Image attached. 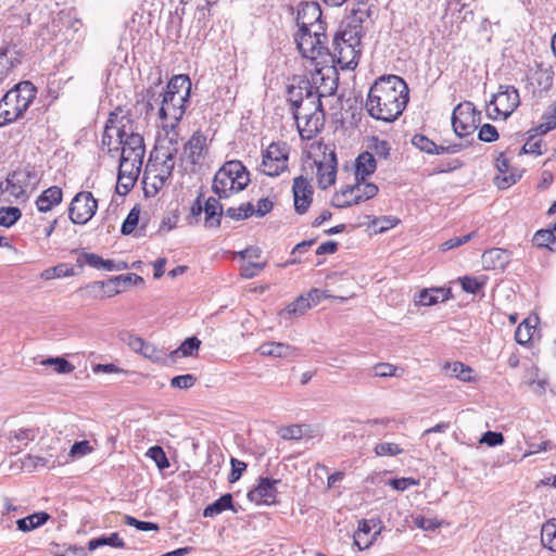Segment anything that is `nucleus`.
<instances>
[{
	"mask_svg": "<svg viewBox=\"0 0 556 556\" xmlns=\"http://www.w3.org/2000/svg\"><path fill=\"white\" fill-rule=\"evenodd\" d=\"M408 100L409 89L402 77L381 76L369 89L366 110L372 118L391 123L402 115Z\"/></svg>",
	"mask_w": 556,
	"mask_h": 556,
	"instance_id": "nucleus-1",
	"label": "nucleus"
},
{
	"mask_svg": "<svg viewBox=\"0 0 556 556\" xmlns=\"http://www.w3.org/2000/svg\"><path fill=\"white\" fill-rule=\"evenodd\" d=\"M337 88V79H330L329 87L323 84L314 91H306V100L292 111L302 138L311 139L321 129L325 121L321 98L333 94Z\"/></svg>",
	"mask_w": 556,
	"mask_h": 556,
	"instance_id": "nucleus-2",
	"label": "nucleus"
},
{
	"mask_svg": "<svg viewBox=\"0 0 556 556\" xmlns=\"http://www.w3.org/2000/svg\"><path fill=\"white\" fill-rule=\"evenodd\" d=\"M37 94L33 83L25 80L16 84L0 100V127L24 116Z\"/></svg>",
	"mask_w": 556,
	"mask_h": 556,
	"instance_id": "nucleus-3",
	"label": "nucleus"
},
{
	"mask_svg": "<svg viewBox=\"0 0 556 556\" xmlns=\"http://www.w3.org/2000/svg\"><path fill=\"white\" fill-rule=\"evenodd\" d=\"M250 181V173L242 162L228 161L216 172L212 190L219 199H227L233 192L244 190Z\"/></svg>",
	"mask_w": 556,
	"mask_h": 556,
	"instance_id": "nucleus-4",
	"label": "nucleus"
},
{
	"mask_svg": "<svg viewBox=\"0 0 556 556\" xmlns=\"http://www.w3.org/2000/svg\"><path fill=\"white\" fill-rule=\"evenodd\" d=\"M293 38L301 56L315 64L317 74H320L319 65L327 64L330 56L326 30H298Z\"/></svg>",
	"mask_w": 556,
	"mask_h": 556,
	"instance_id": "nucleus-5",
	"label": "nucleus"
},
{
	"mask_svg": "<svg viewBox=\"0 0 556 556\" xmlns=\"http://www.w3.org/2000/svg\"><path fill=\"white\" fill-rule=\"evenodd\" d=\"M481 122V112L469 101L455 106L452 114V126L458 137H466L475 132Z\"/></svg>",
	"mask_w": 556,
	"mask_h": 556,
	"instance_id": "nucleus-6",
	"label": "nucleus"
},
{
	"mask_svg": "<svg viewBox=\"0 0 556 556\" xmlns=\"http://www.w3.org/2000/svg\"><path fill=\"white\" fill-rule=\"evenodd\" d=\"M289 148L285 142H273L263 153L262 173L278 176L288 167Z\"/></svg>",
	"mask_w": 556,
	"mask_h": 556,
	"instance_id": "nucleus-7",
	"label": "nucleus"
},
{
	"mask_svg": "<svg viewBox=\"0 0 556 556\" xmlns=\"http://www.w3.org/2000/svg\"><path fill=\"white\" fill-rule=\"evenodd\" d=\"M98 201L91 192L80 191L72 200L68 214L74 224L84 225L88 223L96 214Z\"/></svg>",
	"mask_w": 556,
	"mask_h": 556,
	"instance_id": "nucleus-8",
	"label": "nucleus"
},
{
	"mask_svg": "<svg viewBox=\"0 0 556 556\" xmlns=\"http://www.w3.org/2000/svg\"><path fill=\"white\" fill-rule=\"evenodd\" d=\"M295 22L298 30L301 31L312 29L326 30V23L323 21L320 5L315 1H303L299 3Z\"/></svg>",
	"mask_w": 556,
	"mask_h": 556,
	"instance_id": "nucleus-9",
	"label": "nucleus"
},
{
	"mask_svg": "<svg viewBox=\"0 0 556 556\" xmlns=\"http://www.w3.org/2000/svg\"><path fill=\"white\" fill-rule=\"evenodd\" d=\"M121 157L135 162H143L146 146L143 137L138 132H127L126 129L117 130Z\"/></svg>",
	"mask_w": 556,
	"mask_h": 556,
	"instance_id": "nucleus-10",
	"label": "nucleus"
},
{
	"mask_svg": "<svg viewBox=\"0 0 556 556\" xmlns=\"http://www.w3.org/2000/svg\"><path fill=\"white\" fill-rule=\"evenodd\" d=\"M361 46L332 41L328 63H337L342 70H354L358 65Z\"/></svg>",
	"mask_w": 556,
	"mask_h": 556,
	"instance_id": "nucleus-11",
	"label": "nucleus"
},
{
	"mask_svg": "<svg viewBox=\"0 0 556 556\" xmlns=\"http://www.w3.org/2000/svg\"><path fill=\"white\" fill-rule=\"evenodd\" d=\"M519 104V91L514 86H500L498 91L490 101V105L494 106V112L502 115L504 119L509 117Z\"/></svg>",
	"mask_w": 556,
	"mask_h": 556,
	"instance_id": "nucleus-12",
	"label": "nucleus"
},
{
	"mask_svg": "<svg viewBox=\"0 0 556 556\" xmlns=\"http://www.w3.org/2000/svg\"><path fill=\"white\" fill-rule=\"evenodd\" d=\"M189 102V99L181 98L179 94H163V100L161 103V108L159 110V116L162 121L170 119L169 127L172 130L175 129L178 122L182 118L186 112V104Z\"/></svg>",
	"mask_w": 556,
	"mask_h": 556,
	"instance_id": "nucleus-13",
	"label": "nucleus"
},
{
	"mask_svg": "<svg viewBox=\"0 0 556 556\" xmlns=\"http://www.w3.org/2000/svg\"><path fill=\"white\" fill-rule=\"evenodd\" d=\"M292 194L294 211L299 215H304L308 212L314 195V188L304 176H298L293 179Z\"/></svg>",
	"mask_w": 556,
	"mask_h": 556,
	"instance_id": "nucleus-14",
	"label": "nucleus"
},
{
	"mask_svg": "<svg viewBox=\"0 0 556 556\" xmlns=\"http://www.w3.org/2000/svg\"><path fill=\"white\" fill-rule=\"evenodd\" d=\"M279 482L280 480L277 479L260 477L257 485L251 491H249L248 498L251 502H255L257 504H275L278 494L276 484Z\"/></svg>",
	"mask_w": 556,
	"mask_h": 556,
	"instance_id": "nucleus-15",
	"label": "nucleus"
},
{
	"mask_svg": "<svg viewBox=\"0 0 556 556\" xmlns=\"http://www.w3.org/2000/svg\"><path fill=\"white\" fill-rule=\"evenodd\" d=\"M206 148V137L200 131H194L189 140L184 144L182 157L192 165L201 164L203 152Z\"/></svg>",
	"mask_w": 556,
	"mask_h": 556,
	"instance_id": "nucleus-16",
	"label": "nucleus"
},
{
	"mask_svg": "<svg viewBox=\"0 0 556 556\" xmlns=\"http://www.w3.org/2000/svg\"><path fill=\"white\" fill-rule=\"evenodd\" d=\"M337 156L331 152L324 162L317 164V181L320 189H327L336 181Z\"/></svg>",
	"mask_w": 556,
	"mask_h": 556,
	"instance_id": "nucleus-17",
	"label": "nucleus"
},
{
	"mask_svg": "<svg viewBox=\"0 0 556 556\" xmlns=\"http://www.w3.org/2000/svg\"><path fill=\"white\" fill-rule=\"evenodd\" d=\"M22 63V53L15 47L0 49V81Z\"/></svg>",
	"mask_w": 556,
	"mask_h": 556,
	"instance_id": "nucleus-18",
	"label": "nucleus"
},
{
	"mask_svg": "<svg viewBox=\"0 0 556 556\" xmlns=\"http://www.w3.org/2000/svg\"><path fill=\"white\" fill-rule=\"evenodd\" d=\"M204 227L207 229L219 228L224 208L219 198L210 197L204 201Z\"/></svg>",
	"mask_w": 556,
	"mask_h": 556,
	"instance_id": "nucleus-19",
	"label": "nucleus"
},
{
	"mask_svg": "<svg viewBox=\"0 0 556 556\" xmlns=\"http://www.w3.org/2000/svg\"><path fill=\"white\" fill-rule=\"evenodd\" d=\"M481 258L482 266L485 270L504 269L509 263L508 253L500 248L484 251Z\"/></svg>",
	"mask_w": 556,
	"mask_h": 556,
	"instance_id": "nucleus-20",
	"label": "nucleus"
},
{
	"mask_svg": "<svg viewBox=\"0 0 556 556\" xmlns=\"http://www.w3.org/2000/svg\"><path fill=\"white\" fill-rule=\"evenodd\" d=\"M451 298V288H430L421 290L416 302L422 306H430L439 302H445Z\"/></svg>",
	"mask_w": 556,
	"mask_h": 556,
	"instance_id": "nucleus-21",
	"label": "nucleus"
},
{
	"mask_svg": "<svg viewBox=\"0 0 556 556\" xmlns=\"http://www.w3.org/2000/svg\"><path fill=\"white\" fill-rule=\"evenodd\" d=\"M63 192L58 186H52L46 189L36 200V205L39 212H48L53 206L62 202Z\"/></svg>",
	"mask_w": 556,
	"mask_h": 556,
	"instance_id": "nucleus-22",
	"label": "nucleus"
},
{
	"mask_svg": "<svg viewBox=\"0 0 556 556\" xmlns=\"http://www.w3.org/2000/svg\"><path fill=\"white\" fill-rule=\"evenodd\" d=\"M377 168V162L372 153L362 152L355 161V179L365 180L372 175Z\"/></svg>",
	"mask_w": 556,
	"mask_h": 556,
	"instance_id": "nucleus-23",
	"label": "nucleus"
},
{
	"mask_svg": "<svg viewBox=\"0 0 556 556\" xmlns=\"http://www.w3.org/2000/svg\"><path fill=\"white\" fill-rule=\"evenodd\" d=\"M164 93L172 96L179 94L181 98L190 99L191 80L189 76L184 74L173 76Z\"/></svg>",
	"mask_w": 556,
	"mask_h": 556,
	"instance_id": "nucleus-24",
	"label": "nucleus"
},
{
	"mask_svg": "<svg viewBox=\"0 0 556 556\" xmlns=\"http://www.w3.org/2000/svg\"><path fill=\"white\" fill-rule=\"evenodd\" d=\"M262 355L274 357H294L298 355V349L281 342H266L260 348Z\"/></svg>",
	"mask_w": 556,
	"mask_h": 556,
	"instance_id": "nucleus-25",
	"label": "nucleus"
},
{
	"mask_svg": "<svg viewBox=\"0 0 556 556\" xmlns=\"http://www.w3.org/2000/svg\"><path fill=\"white\" fill-rule=\"evenodd\" d=\"M28 176L22 172H14L8 176L5 180V190L10 192L11 195L15 198H21L25 195L26 190V181Z\"/></svg>",
	"mask_w": 556,
	"mask_h": 556,
	"instance_id": "nucleus-26",
	"label": "nucleus"
},
{
	"mask_svg": "<svg viewBox=\"0 0 556 556\" xmlns=\"http://www.w3.org/2000/svg\"><path fill=\"white\" fill-rule=\"evenodd\" d=\"M316 88L317 87H314L309 80H302L299 86H291L288 90V100L291 105V111L306 100V91H314Z\"/></svg>",
	"mask_w": 556,
	"mask_h": 556,
	"instance_id": "nucleus-27",
	"label": "nucleus"
},
{
	"mask_svg": "<svg viewBox=\"0 0 556 556\" xmlns=\"http://www.w3.org/2000/svg\"><path fill=\"white\" fill-rule=\"evenodd\" d=\"M227 509H231V510L236 511V509L233 508L232 495L230 493H226V494L222 495L219 498L214 501L212 504L207 505L204 508L203 516L212 518V517H215V516L222 514L223 511H225Z\"/></svg>",
	"mask_w": 556,
	"mask_h": 556,
	"instance_id": "nucleus-28",
	"label": "nucleus"
},
{
	"mask_svg": "<svg viewBox=\"0 0 556 556\" xmlns=\"http://www.w3.org/2000/svg\"><path fill=\"white\" fill-rule=\"evenodd\" d=\"M156 168L147 167L143 176V190L147 197H154L165 185L162 177L154 175Z\"/></svg>",
	"mask_w": 556,
	"mask_h": 556,
	"instance_id": "nucleus-29",
	"label": "nucleus"
},
{
	"mask_svg": "<svg viewBox=\"0 0 556 556\" xmlns=\"http://www.w3.org/2000/svg\"><path fill=\"white\" fill-rule=\"evenodd\" d=\"M50 516L45 513H35L16 521L17 529L23 532L31 531L48 521Z\"/></svg>",
	"mask_w": 556,
	"mask_h": 556,
	"instance_id": "nucleus-30",
	"label": "nucleus"
},
{
	"mask_svg": "<svg viewBox=\"0 0 556 556\" xmlns=\"http://www.w3.org/2000/svg\"><path fill=\"white\" fill-rule=\"evenodd\" d=\"M311 307L312 302L309 301V298H306L305 295H300L296 300H294L285 309L280 312V317L286 318L289 316H301Z\"/></svg>",
	"mask_w": 556,
	"mask_h": 556,
	"instance_id": "nucleus-31",
	"label": "nucleus"
},
{
	"mask_svg": "<svg viewBox=\"0 0 556 556\" xmlns=\"http://www.w3.org/2000/svg\"><path fill=\"white\" fill-rule=\"evenodd\" d=\"M357 186L346 185L333 195L331 205L338 208H344L354 205L355 203L353 198L355 191H357Z\"/></svg>",
	"mask_w": 556,
	"mask_h": 556,
	"instance_id": "nucleus-32",
	"label": "nucleus"
},
{
	"mask_svg": "<svg viewBox=\"0 0 556 556\" xmlns=\"http://www.w3.org/2000/svg\"><path fill=\"white\" fill-rule=\"evenodd\" d=\"M112 546L117 548H124L125 542L119 538L117 532H113L110 535H101L99 538H94L88 542V549L94 551L102 546Z\"/></svg>",
	"mask_w": 556,
	"mask_h": 556,
	"instance_id": "nucleus-33",
	"label": "nucleus"
},
{
	"mask_svg": "<svg viewBox=\"0 0 556 556\" xmlns=\"http://www.w3.org/2000/svg\"><path fill=\"white\" fill-rule=\"evenodd\" d=\"M352 186L358 187L353 198L355 204L372 199L378 193V187L375 184L365 182L362 179H356V182Z\"/></svg>",
	"mask_w": 556,
	"mask_h": 556,
	"instance_id": "nucleus-34",
	"label": "nucleus"
},
{
	"mask_svg": "<svg viewBox=\"0 0 556 556\" xmlns=\"http://www.w3.org/2000/svg\"><path fill=\"white\" fill-rule=\"evenodd\" d=\"M532 242L538 248H546L552 252H556V236L553 229H540L532 239Z\"/></svg>",
	"mask_w": 556,
	"mask_h": 556,
	"instance_id": "nucleus-35",
	"label": "nucleus"
},
{
	"mask_svg": "<svg viewBox=\"0 0 556 556\" xmlns=\"http://www.w3.org/2000/svg\"><path fill=\"white\" fill-rule=\"evenodd\" d=\"M370 532H371V526L368 520L364 519V520L358 521V527L354 534V543L358 547V549L363 551L365 548H368L372 544V541L376 538V535L379 534L380 530L376 531L371 535L370 540L366 541L364 543V545L362 546L363 536H368Z\"/></svg>",
	"mask_w": 556,
	"mask_h": 556,
	"instance_id": "nucleus-36",
	"label": "nucleus"
},
{
	"mask_svg": "<svg viewBox=\"0 0 556 556\" xmlns=\"http://www.w3.org/2000/svg\"><path fill=\"white\" fill-rule=\"evenodd\" d=\"M488 277L484 275L473 277V276H464L459 278V282L462 285V289L471 294L479 293L484 286L486 285Z\"/></svg>",
	"mask_w": 556,
	"mask_h": 556,
	"instance_id": "nucleus-37",
	"label": "nucleus"
},
{
	"mask_svg": "<svg viewBox=\"0 0 556 556\" xmlns=\"http://www.w3.org/2000/svg\"><path fill=\"white\" fill-rule=\"evenodd\" d=\"M444 369L450 372L452 377H455L464 382H470L473 380L471 372L472 369L468 365L460 362L446 363Z\"/></svg>",
	"mask_w": 556,
	"mask_h": 556,
	"instance_id": "nucleus-38",
	"label": "nucleus"
},
{
	"mask_svg": "<svg viewBox=\"0 0 556 556\" xmlns=\"http://www.w3.org/2000/svg\"><path fill=\"white\" fill-rule=\"evenodd\" d=\"M541 542L544 547L556 553V522L554 519L542 526Z\"/></svg>",
	"mask_w": 556,
	"mask_h": 556,
	"instance_id": "nucleus-39",
	"label": "nucleus"
},
{
	"mask_svg": "<svg viewBox=\"0 0 556 556\" xmlns=\"http://www.w3.org/2000/svg\"><path fill=\"white\" fill-rule=\"evenodd\" d=\"M200 345H201V341L197 337L187 338L179 345L178 349L170 352L169 356L173 361H175L176 357L179 355L184 356V357L192 356L194 354V352H197L199 350Z\"/></svg>",
	"mask_w": 556,
	"mask_h": 556,
	"instance_id": "nucleus-40",
	"label": "nucleus"
},
{
	"mask_svg": "<svg viewBox=\"0 0 556 556\" xmlns=\"http://www.w3.org/2000/svg\"><path fill=\"white\" fill-rule=\"evenodd\" d=\"M75 271L72 266L66 263H60L53 267H49L41 273V278L45 280H51L55 278L71 277L74 276Z\"/></svg>",
	"mask_w": 556,
	"mask_h": 556,
	"instance_id": "nucleus-41",
	"label": "nucleus"
},
{
	"mask_svg": "<svg viewBox=\"0 0 556 556\" xmlns=\"http://www.w3.org/2000/svg\"><path fill=\"white\" fill-rule=\"evenodd\" d=\"M362 37L363 34H361V30H354L353 28H350L349 26L343 24L342 29L334 35L332 41H341L344 43L361 46Z\"/></svg>",
	"mask_w": 556,
	"mask_h": 556,
	"instance_id": "nucleus-42",
	"label": "nucleus"
},
{
	"mask_svg": "<svg viewBox=\"0 0 556 556\" xmlns=\"http://www.w3.org/2000/svg\"><path fill=\"white\" fill-rule=\"evenodd\" d=\"M22 217V212L16 206L0 207V226L10 228Z\"/></svg>",
	"mask_w": 556,
	"mask_h": 556,
	"instance_id": "nucleus-43",
	"label": "nucleus"
},
{
	"mask_svg": "<svg viewBox=\"0 0 556 556\" xmlns=\"http://www.w3.org/2000/svg\"><path fill=\"white\" fill-rule=\"evenodd\" d=\"M121 113H123V109L119 106L116 108L113 112H111L109 114L108 121L104 126L105 128L115 130L116 136H117V130H119L121 128L122 129L126 128L125 122L129 123L128 116L127 115L119 116Z\"/></svg>",
	"mask_w": 556,
	"mask_h": 556,
	"instance_id": "nucleus-44",
	"label": "nucleus"
},
{
	"mask_svg": "<svg viewBox=\"0 0 556 556\" xmlns=\"http://www.w3.org/2000/svg\"><path fill=\"white\" fill-rule=\"evenodd\" d=\"M367 17V11L354 9L352 10L351 14L346 17V20L343 22V24H345L350 28H353L354 30H361V34L364 35L363 23L366 21Z\"/></svg>",
	"mask_w": 556,
	"mask_h": 556,
	"instance_id": "nucleus-45",
	"label": "nucleus"
},
{
	"mask_svg": "<svg viewBox=\"0 0 556 556\" xmlns=\"http://www.w3.org/2000/svg\"><path fill=\"white\" fill-rule=\"evenodd\" d=\"M142 162L130 161V159L119 156L117 176H136L138 179Z\"/></svg>",
	"mask_w": 556,
	"mask_h": 556,
	"instance_id": "nucleus-46",
	"label": "nucleus"
},
{
	"mask_svg": "<svg viewBox=\"0 0 556 556\" xmlns=\"http://www.w3.org/2000/svg\"><path fill=\"white\" fill-rule=\"evenodd\" d=\"M225 214L235 220L245 219L254 214V205L251 202L242 203L239 207L227 208Z\"/></svg>",
	"mask_w": 556,
	"mask_h": 556,
	"instance_id": "nucleus-47",
	"label": "nucleus"
},
{
	"mask_svg": "<svg viewBox=\"0 0 556 556\" xmlns=\"http://www.w3.org/2000/svg\"><path fill=\"white\" fill-rule=\"evenodd\" d=\"M204 5L199 4L197 7V18L199 23L202 22L203 25H206L213 14V10L220 3V0H204Z\"/></svg>",
	"mask_w": 556,
	"mask_h": 556,
	"instance_id": "nucleus-48",
	"label": "nucleus"
},
{
	"mask_svg": "<svg viewBox=\"0 0 556 556\" xmlns=\"http://www.w3.org/2000/svg\"><path fill=\"white\" fill-rule=\"evenodd\" d=\"M141 355L153 363H164L166 359L165 351L149 342L146 343Z\"/></svg>",
	"mask_w": 556,
	"mask_h": 556,
	"instance_id": "nucleus-49",
	"label": "nucleus"
},
{
	"mask_svg": "<svg viewBox=\"0 0 556 556\" xmlns=\"http://www.w3.org/2000/svg\"><path fill=\"white\" fill-rule=\"evenodd\" d=\"M42 365L53 366V369L59 374H70L75 367L64 357H49L41 362Z\"/></svg>",
	"mask_w": 556,
	"mask_h": 556,
	"instance_id": "nucleus-50",
	"label": "nucleus"
},
{
	"mask_svg": "<svg viewBox=\"0 0 556 556\" xmlns=\"http://www.w3.org/2000/svg\"><path fill=\"white\" fill-rule=\"evenodd\" d=\"M140 210L138 207H132L125 218L121 232L125 236L130 235L139 223Z\"/></svg>",
	"mask_w": 556,
	"mask_h": 556,
	"instance_id": "nucleus-51",
	"label": "nucleus"
},
{
	"mask_svg": "<svg viewBox=\"0 0 556 556\" xmlns=\"http://www.w3.org/2000/svg\"><path fill=\"white\" fill-rule=\"evenodd\" d=\"M374 451L378 456H396L403 453V448L399 444L392 442L378 443Z\"/></svg>",
	"mask_w": 556,
	"mask_h": 556,
	"instance_id": "nucleus-52",
	"label": "nucleus"
},
{
	"mask_svg": "<svg viewBox=\"0 0 556 556\" xmlns=\"http://www.w3.org/2000/svg\"><path fill=\"white\" fill-rule=\"evenodd\" d=\"M103 281H93L80 288L78 291L87 299H103Z\"/></svg>",
	"mask_w": 556,
	"mask_h": 556,
	"instance_id": "nucleus-53",
	"label": "nucleus"
},
{
	"mask_svg": "<svg viewBox=\"0 0 556 556\" xmlns=\"http://www.w3.org/2000/svg\"><path fill=\"white\" fill-rule=\"evenodd\" d=\"M38 434V430L34 428H21L18 430L10 432V439H15L23 445H27L28 442L34 441Z\"/></svg>",
	"mask_w": 556,
	"mask_h": 556,
	"instance_id": "nucleus-54",
	"label": "nucleus"
},
{
	"mask_svg": "<svg viewBox=\"0 0 556 556\" xmlns=\"http://www.w3.org/2000/svg\"><path fill=\"white\" fill-rule=\"evenodd\" d=\"M147 455L155 462L156 466L160 469H165V468L169 467L168 458H167L164 450L161 446L154 445V446L150 447L148 450Z\"/></svg>",
	"mask_w": 556,
	"mask_h": 556,
	"instance_id": "nucleus-55",
	"label": "nucleus"
},
{
	"mask_svg": "<svg viewBox=\"0 0 556 556\" xmlns=\"http://www.w3.org/2000/svg\"><path fill=\"white\" fill-rule=\"evenodd\" d=\"M197 377L192 374L175 376L170 379V387L174 389H189L197 382Z\"/></svg>",
	"mask_w": 556,
	"mask_h": 556,
	"instance_id": "nucleus-56",
	"label": "nucleus"
},
{
	"mask_svg": "<svg viewBox=\"0 0 556 556\" xmlns=\"http://www.w3.org/2000/svg\"><path fill=\"white\" fill-rule=\"evenodd\" d=\"M399 223V219L392 216H380L375 217L371 222V226L377 232H384L393 228Z\"/></svg>",
	"mask_w": 556,
	"mask_h": 556,
	"instance_id": "nucleus-57",
	"label": "nucleus"
},
{
	"mask_svg": "<svg viewBox=\"0 0 556 556\" xmlns=\"http://www.w3.org/2000/svg\"><path fill=\"white\" fill-rule=\"evenodd\" d=\"M419 484V480L412 477H403V478H394L389 480V485H391L394 490L403 492L412 486H416Z\"/></svg>",
	"mask_w": 556,
	"mask_h": 556,
	"instance_id": "nucleus-58",
	"label": "nucleus"
},
{
	"mask_svg": "<svg viewBox=\"0 0 556 556\" xmlns=\"http://www.w3.org/2000/svg\"><path fill=\"white\" fill-rule=\"evenodd\" d=\"M125 523L127 526L135 527L137 530L140 531H157L160 529L157 523L150 521H141L128 515L125 516Z\"/></svg>",
	"mask_w": 556,
	"mask_h": 556,
	"instance_id": "nucleus-59",
	"label": "nucleus"
},
{
	"mask_svg": "<svg viewBox=\"0 0 556 556\" xmlns=\"http://www.w3.org/2000/svg\"><path fill=\"white\" fill-rule=\"evenodd\" d=\"M505 441V438L503 435L502 432H497V431H486L484 432L479 442L481 444H486L488 446H497V445H502Z\"/></svg>",
	"mask_w": 556,
	"mask_h": 556,
	"instance_id": "nucleus-60",
	"label": "nucleus"
},
{
	"mask_svg": "<svg viewBox=\"0 0 556 556\" xmlns=\"http://www.w3.org/2000/svg\"><path fill=\"white\" fill-rule=\"evenodd\" d=\"M531 338V326L527 321L521 323L515 331V340L517 343L526 345Z\"/></svg>",
	"mask_w": 556,
	"mask_h": 556,
	"instance_id": "nucleus-61",
	"label": "nucleus"
},
{
	"mask_svg": "<svg viewBox=\"0 0 556 556\" xmlns=\"http://www.w3.org/2000/svg\"><path fill=\"white\" fill-rule=\"evenodd\" d=\"M478 138L484 142H494L498 139V132L495 126L484 124L480 127Z\"/></svg>",
	"mask_w": 556,
	"mask_h": 556,
	"instance_id": "nucleus-62",
	"label": "nucleus"
},
{
	"mask_svg": "<svg viewBox=\"0 0 556 556\" xmlns=\"http://www.w3.org/2000/svg\"><path fill=\"white\" fill-rule=\"evenodd\" d=\"M279 434L283 440H300L303 437V430L300 425L282 427Z\"/></svg>",
	"mask_w": 556,
	"mask_h": 556,
	"instance_id": "nucleus-63",
	"label": "nucleus"
},
{
	"mask_svg": "<svg viewBox=\"0 0 556 556\" xmlns=\"http://www.w3.org/2000/svg\"><path fill=\"white\" fill-rule=\"evenodd\" d=\"M412 143L419 150L431 154L432 149H435V143L424 135L417 134L413 137Z\"/></svg>",
	"mask_w": 556,
	"mask_h": 556,
	"instance_id": "nucleus-64",
	"label": "nucleus"
}]
</instances>
